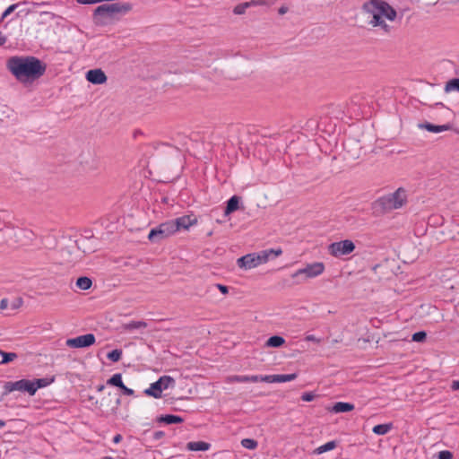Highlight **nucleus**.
Segmentation results:
<instances>
[{"label":"nucleus","instance_id":"1","mask_svg":"<svg viewBox=\"0 0 459 459\" xmlns=\"http://www.w3.org/2000/svg\"><path fill=\"white\" fill-rule=\"evenodd\" d=\"M7 69L21 82H33L44 75L47 65L36 56H12L7 60Z\"/></svg>","mask_w":459,"mask_h":459},{"label":"nucleus","instance_id":"2","mask_svg":"<svg viewBox=\"0 0 459 459\" xmlns=\"http://www.w3.org/2000/svg\"><path fill=\"white\" fill-rule=\"evenodd\" d=\"M363 11L368 14V24L378 27L383 32L389 34L393 27L385 22L384 18L394 22L397 16L396 11L385 1L369 0L363 4Z\"/></svg>","mask_w":459,"mask_h":459},{"label":"nucleus","instance_id":"3","mask_svg":"<svg viewBox=\"0 0 459 459\" xmlns=\"http://www.w3.org/2000/svg\"><path fill=\"white\" fill-rule=\"evenodd\" d=\"M407 203V191L399 187L394 193L383 195L372 203L375 214H384L393 210L400 209Z\"/></svg>","mask_w":459,"mask_h":459},{"label":"nucleus","instance_id":"4","mask_svg":"<svg viewBox=\"0 0 459 459\" xmlns=\"http://www.w3.org/2000/svg\"><path fill=\"white\" fill-rule=\"evenodd\" d=\"M176 233L174 223L172 221H167L159 224L157 227L152 228L148 235V239L152 243H159Z\"/></svg>","mask_w":459,"mask_h":459},{"label":"nucleus","instance_id":"5","mask_svg":"<svg viewBox=\"0 0 459 459\" xmlns=\"http://www.w3.org/2000/svg\"><path fill=\"white\" fill-rule=\"evenodd\" d=\"M131 9L132 5L129 3L104 4L94 10V16L107 17L114 13H126Z\"/></svg>","mask_w":459,"mask_h":459},{"label":"nucleus","instance_id":"6","mask_svg":"<svg viewBox=\"0 0 459 459\" xmlns=\"http://www.w3.org/2000/svg\"><path fill=\"white\" fill-rule=\"evenodd\" d=\"M354 250L355 244L350 239L333 242L328 246L329 254L334 257L350 255Z\"/></svg>","mask_w":459,"mask_h":459},{"label":"nucleus","instance_id":"7","mask_svg":"<svg viewBox=\"0 0 459 459\" xmlns=\"http://www.w3.org/2000/svg\"><path fill=\"white\" fill-rule=\"evenodd\" d=\"M13 391L27 392L30 395L32 396L33 391L31 380L21 379L14 382H5L4 385L3 396L7 395Z\"/></svg>","mask_w":459,"mask_h":459},{"label":"nucleus","instance_id":"8","mask_svg":"<svg viewBox=\"0 0 459 459\" xmlns=\"http://www.w3.org/2000/svg\"><path fill=\"white\" fill-rule=\"evenodd\" d=\"M325 271V264L322 262H315L313 264H308L306 267L299 269L296 273L292 274V278H295L299 275H305L306 278H314L320 274H322Z\"/></svg>","mask_w":459,"mask_h":459},{"label":"nucleus","instance_id":"9","mask_svg":"<svg viewBox=\"0 0 459 459\" xmlns=\"http://www.w3.org/2000/svg\"><path fill=\"white\" fill-rule=\"evenodd\" d=\"M96 342L93 333H87L66 340V345L70 348H87L93 345Z\"/></svg>","mask_w":459,"mask_h":459},{"label":"nucleus","instance_id":"10","mask_svg":"<svg viewBox=\"0 0 459 459\" xmlns=\"http://www.w3.org/2000/svg\"><path fill=\"white\" fill-rule=\"evenodd\" d=\"M257 253L247 254L239 257L237 261L240 268L252 269L261 264Z\"/></svg>","mask_w":459,"mask_h":459},{"label":"nucleus","instance_id":"11","mask_svg":"<svg viewBox=\"0 0 459 459\" xmlns=\"http://www.w3.org/2000/svg\"><path fill=\"white\" fill-rule=\"evenodd\" d=\"M86 79L93 84H102L108 78L101 69H92L86 73Z\"/></svg>","mask_w":459,"mask_h":459},{"label":"nucleus","instance_id":"12","mask_svg":"<svg viewBox=\"0 0 459 459\" xmlns=\"http://www.w3.org/2000/svg\"><path fill=\"white\" fill-rule=\"evenodd\" d=\"M171 221L174 223L176 233L181 229L187 230L190 226L196 223V219H192L188 215H184Z\"/></svg>","mask_w":459,"mask_h":459},{"label":"nucleus","instance_id":"13","mask_svg":"<svg viewBox=\"0 0 459 459\" xmlns=\"http://www.w3.org/2000/svg\"><path fill=\"white\" fill-rule=\"evenodd\" d=\"M419 127L421 129H426L427 131H429L430 133L437 134V133H441L444 131L451 130L452 125L446 124V125L437 126V125H433L429 122H425V123L419 124Z\"/></svg>","mask_w":459,"mask_h":459},{"label":"nucleus","instance_id":"14","mask_svg":"<svg viewBox=\"0 0 459 459\" xmlns=\"http://www.w3.org/2000/svg\"><path fill=\"white\" fill-rule=\"evenodd\" d=\"M281 254H282L281 248L265 249V250H262L261 252L257 253V255H259V258H260L259 260H260L261 264L268 262L272 256L276 257V256L281 255Z\"/></svg>","mask_w":459,"mask_h":459},{"label":"nucleus","instance_id":"15","mask_svg":"<svg viewBox=\"0 0 459 459\" xmlns=\"http://www.w3.org/2000/svg\"><path fill=\"white\" fill-rule=\"evenodd\" d=\"M156 421L158 423H164V424H178L184 422V419L178 415L174 414H165V415H160L156 418Z\"/></svg>","mask_w":459,"mask_h":459},{"label":"nucleus","instance_id":"16","mask_svg":"<svg viewBox=\"0 0 459 459\" xmlns=\"http://www.w3.org/2000/svg\"><path fill=\"white\" fill-rule=\"evenodd\" d=\"M240 197L238 195L231 196L228 201L224 210L225 215H230V213L236 212L239 208Z\"/></svg>","mask_w":459,"mask_h":459},{"label":"nucleus","instance_id":"17","mask_svg":"<svg viewBox=\"0 0 459 459\" xmlns=\"http://www.w3.org/2000/svg\"><path fill=\"white\" fill-rule=\"evenodd\" d=\"M298 377L297 373L270 375V383H284L295 380Z\"/></svg>","mask_w":459,"mask_h":459},{"label":"nucleus","instance_id":"18","mask_svg":"<svg viewBox=\"0 0 459 459\" xmlns=\"http://www.w3.org/2000/svg\"><path fill=\"white\" fill-rule=\"evenodd\" d=\"M211 444L204 441H191L186 444V449L189 451H207Z\"/></svg>","mask_w":459,"mask_h":459},{"label":"nucleus","instance_id":"19","mask_svg":"<svg viewBox=\"0 0 459 459\" xmlns=\"http://www.w3.org/2000/svg\"><path fill=\"white\" fill-rule=\"evenodd\" d=\"M55 380L54 377L51 378L44 377V378H37L31 381L32 383V391L33 395L36 394L37 390L39 388L46 387L53 383Z\"/></svg>","mask_w":459,"mask_h":459},{"label":"nucleus","instance_id":"20","mask_svg":"<svg viewBox=\"0 0 459 459\" xmlns=\"http://www.w3.org/2000/svg\"><path fill=\"white\" fill-rule=\"evenodd\" d=\"M354 410V404L351 403L337 402L332 408V411L334 413L349 412Z\"/></svg>","mask_w":459,"mask_h":459},{"label":"nucleus","instance_id":"21","mask_svg":"<svg viewBox=\"0 0 459 459\" xmlns=\"http://www.w3.org/2000/svg\"><path fill=\"white\" fill-rule=\"evenodd\" d=\"M156 382L162 391L175 385V379L172 377L166 375L160 377Z\"/></svg>","mask_w":459,"mask_h":459},{"label":"nucleus","instance_id":"22","mask_svg":"<svg viewBox=\"0 0 459 459\" xmlns=\"http://www.w3.org/2000/svg\"><path fill=\"white\" fill-rule=\"evenodd\" d=\"M144 394L153 398H160L162 390L160 389V386L157 384V382H154L151 384L149 388L144 390Z\"/></svg>","mask_w":459,"mask_h":459},{"label":"nucleus","instance_id":"23","mask_svg":"<svg viewBox=\"0 0 459 459\" xmlns=\"http://www.w3.org/2000/svg\"><path fill=\"white\" fill-rule=\"evenodd\" d=\"M122 327L126 331H133L135 329L146 328L147 323L144 321H131L127 324H124Z\"/></svg>","mask_w":459,"mask_h":459},{"label":"nucleus","instance_id":"24","mask_svg":"<svg viewBox=\"0 0 459 459\" xmlns=\"http://www.w3.org/2000/svg\"><path fill=\"white\" fill-rule=\"evenodd\" d=\"M284 343H285L284 338L281 336H279V335L271 336L266 341V346H268V347L278 348V347H281V345H283Z\"/></svg>","mask_w":459,"mask_h":459},{"label":"nucleus","instance_id":"25","mask_svg":"<svg viewBox=\"0 0 459 459\" xmlns=\"http://www.w3.org/2000/svg\"><path fill=\"white\" fill-rule=\"evenodd\" d=\"M392 427V423L378 424L374 426L372 431L377 435L382 436L387 434L391 430Z\"/></svg>","mask_w":459,"mask_h":459},{"label":"nucleus","instance_id":"26","mask_svg":"<svg viewBox=\"0 0 459 459\" xmlns=\"http://www.w3.org/2000/svg\"><path fill=\"white\" fill-rule=\"evenodd\" d=\"M91 285L92 281L86 276L79 277L76 281V286L82 290H89L91 287Z\"/></svg>","mask_w":459,"mask_h":459},{"label":"nucleus","instance_id":"27","mask_svg":"<svg viewBox=\"0 0 459 459\" xmlns=\"http://www.w3.org/2000/svg\"><path fill=\"white\" fill-rule=\"evenodd\" d=\"M337 446V442L334 440L329 441L315 450V454L320 455L334 449Z\"/></svg>","mask_w":459,"mask_h":459},{"label":"nucleus","instance_id":"28","mask_svg":"<svg viewBox=\"0 0 459 459\" xmlns=\"http://www.w3.org/2000/svg\"><path fill=\"white\" fill-rule=\"evenodd\" d=\"M122 375L120 373L114 374L107 380V385L116 387H120L123 385Z\"/></svg>","mask_w":459,"mask_h":459},{"label":"nucleus","instance_id":"29","mask_svg":"<svg viewBox=\"0 0 459 459\" xmlns=\"http://www.w3.org/2000/svg\"><path fill=\"white\" fill-rule=\"evenodd\" d=\"M227 383H246L249 382V376H241V375H232L229 376L226 378Z\"/></svg>","mask_w":459,"mask_h":459},{"label":"nucleus","instance_id":"30","mask_svg":"<svg viewBox=\"0 0 459 459\" xmlns=\"http://www.w3.org/2000/svg\"><path fill=\"white\" fill-rule=\"evenodd\" d=\"M241 445L247 449L254 450L257 447L258 443L253 438H244L241 440Z\"/></svg>","mask_w":459,"mask_h":459},{"label":"nucleus","instance_id":"31","mask_svg":"<svg viewBox=\"0 0 459 459\" xmlns=\"http://www.w3.org/2000/svg\"><path fill=\"white\" fill-rule=\"evenodd\" d=\"M122 350L116 349L107 354V358L112 362H117L122 357Z\"/></svg>","mask_w":459,"mask_h":459},{"label":"nucleus","instance_id":"32","mask_svg":"<svg viewBox=\"0 0 459 459\" xmlns=\"http://www.w3.org/2000/svg\"><path fill=\"white\" fill-rule=\"evenodd\" d=\"M445 89L446 91H459V78H454V79L448 81L446 84Z\"/></svg>","mask_w":459,"mask_h":459},{"label":"nucleus","instance_id":"33","mask_svg":"<svg viewBox=\"0 0 459 459\" xmlns=\"http://www.w3.org/2000/svg\"><path fill=\"white\" fill-rule=\"evenodd\" d=\"M0 353L3 357L2 363L4 364L9 363L18 357L15 352H5L0 351Z\"/></svg>","mask_w":459,"mask_h":459},{"label":"nucleus","instance_id":"34","mask_svg":"<svg viewBox=\"0 0 459 459\" xmlns=\"http://www.w3.org/2000/svg\"><path fill=\"white\" fill-rule=\"evenodd\" d=\"M249 382H253V383H257V382L270 383V375H265V376L253 375V376H249Z\"/></svg>","mask_w":459,"mask_h":459},{"label":"nucleus","instance_id":"35","mask_svg":"<svg viewBox=\"0 0 459 459\" xmlns=\"http://www.w3.org/2000/svg\"><path fill=\"white\" fill-rule=\"evenodd\" d=\"M427 333L424 331H419L412 334L411 340L416 342H422L426 340Z\"/></svg>","mask_w":459,"mask_h":459},{"label":"nucleus","instance_id":"36","mask_svg":"<svg viewBox=\"0 0 459 459\" xmlns=\"http://www.w3.org/2000/svg\"><path fill=\"white\" fill-rule=\"evenodd\" d=\"M249 6V3H242L234 7L235 14H243L246 12V9Z\"/></svg>","mask_w":459,"mask_h":459},{"label":"nucleus","instance_id":"37","mask_svg":"<svg viewBox=\"0 0 459 459\" xmlns=\"http://www.w3.org/2000/svg\"><path fill=\"white\" fill-rule=\"evenodd\" d=\"M18 5H19V4H11L10 6H8L4 10V12L3 13L2 17H1V21H3L8 15H10L18 7Z\"/></svg>","mask_w":459,"mask_h":459},{"label":"nucleus","instance_id":"38","mask_svg":"<svg viewBox=\"0 0 459 459\" xmlns=\"http://www.w3.org/2000/svg\"><path fill=\"white\" fill-rule=\"evenodd\" d=\"M438 459H453L452 452L448 450L440 451L437 455Z\"/></svg>","mask_w":459,"mask_h":459},{"label":"nucleus","instance_id":"39","mask_svg":"<svg viewBox=\"0 0 459 459\" xmlns=\"http://www.w3.org/2000/svg\"><path fill=\"white\" fill-rule=\"evenodd\" d=\"M316 394L312 392L303 393L301 395V400L304 402H311L315 399Z\"/></svg>","mask_w":459,"mask_h":459},{"label":"nucleus","instance_id":"40","mask_svg":"<svg viewBox=\"0 0 459 459\" xmlns=\"http://www.w3.org/2000/svg\"><path fill=\"white\" fill-rule=\"evenodd\" d=\"M119 389L121 390V393L125 395H134V391L127 386H126L124 384L119 387Z\"/></svg>","mask_w":459,"mask_h":459},{"label":"nucleus","instance_id":"41","mask_svg":"<svg viewBox=\"0 0 459 459\" xmlns=\"http://www.w3.org/2000/svg\"><path fill=\"white\" fill-rule=\"evenodd\" d=\"M305 340L307 342H316V343H320L321 342V339L316 337L314 334H307V335H306Z\"/></svg>","mask_w":459,"mask_h":459},{"label":"nucleus","instance_id":"42","mask_svg":"<svg viewBox=\"0 0 459 459\" xmlns=\"http://www.w3.org/2000/svg\"><path fill=\"white\" fill-rule=\"evenodd\" d=\"M217 287V289L224 295L228 294L229 293V288L228 286L226 285H223V284H221V283H217L215 285Z\"/></svg>","mask_w":459,"mask_h":459},{"label":"nucleus","instance_id":"43","mask_svg":"<svg viewBox=\"0 0 459 459\" xmlns=\"http://www.w3.org/2000/svg\"><path fill=\"white\" fill-rule=\"evenodd\" d=\"M164 437H165V432L162 430H158L153 433V439H155V440H160Z\"/></svg>","mask_w":459,"mask_h":459},{"label":"nucleus","instance_id":"44","mask_svg":"<svg viewBox=\"0 0 459 459\" xmlns=\"http://www.w3.org/2000/svg\"><path fill=\"white\" fill-rule=\"evenodd\" d=\"M77 3L81 4H97V3H100L101 0H76Z\"/></svg>","mask_w":459,"mask_h":459},{"label":"nucleus","instance_id":"45","mask_svg":"<svg viewBox=\"0 0 459 459\" xmlns=\"http://www.w3.org/2000/svg\"><path fill=\"white\" fill-rule=\"evenodd\" d=\"M9 300L7 299H3L0 301V310H4L8 307Z\"/></svg>","mask_w":459,"mask_h":459},{"label":"nucleus","instance_id":"46","mask_svg":"<svg viewBox=\"0 0 459 459\" xmlns=\"http://www.w3.org/2000/svg\"><path fill=\"white\" fill-rule=\"evenodd\" d=\"M22 304V299L21 298L17 299L12 305L13 309H16L20 307Z\"/></svg>","mask_w":459,"mask_h":459},{"label":"nucleus","instance_id":"47","mask_svg":"<svg viewBox=\"0 0 459 459\" xmlns=\"http://www.w3.org/2000/svg\"><path fill=\"white\" fill-rule=\"evenodd\" d=\"M451 389L456 391L459 389V380H454L451 385Z\"/></svg>","mask_w":459,"mask_h":459},{"label":"nucleus","instance_id":"48","mask_svg":"<svg viewBox=\"0 0 459 459\" xmlns=\"http://www.w3.org/2000/svg\"><path fill=\"white\" fill-rule=\"evenodd\" d=\"M122 438L123 437H122V436L120 434H117V435L114 436L112 441H113L114 444H118L122 440Z\"/></svg>","mask_w":459,"mask_h":459},{"label":"nucleus","instance_id":"49","mask_svg":"<svg viewBox=\"0 0 459 459\" xmlns=\"http://www.w3.org/2000/svg\"><path fill=\"white\" fill-rule=\"evenodd\" d=\"M6 41L7 38L0 32V46L4 45Z\"/></svg>","mask_w":459,"mask_h":459},{"label":"nucleus","instance_id":"50","mask_svg":"<svg viewBox=\"0 0 459 459\" xmlns=\"http://www.w3.org/2000/svg\"><path fill=\"white\" fill-rule=\"evenodd\" d=\"M278 12H279L280 14H285L288 12V7L287 6H281L279 8Z\"/></svg>","mask_w":459,"mask_h":459},{"label":"nucleus","instance_id":"51","mask_svg":"<svg viewBox=\"0 0 459 459\" xmlns=\"http://www.w3.org/2000/svg\"><path fill=\"white\" fill-rule=\"evenodd\" d=\"M120 404H121V400H120V398H117V399L116 400V407H115L114 409H112V411H113L114 412H116V411H117V410L118 409V407H119V405H120Z\"/></svg>","mask_w":459,"mask_h":459},{"label":"nucleus","instance_id":"52","mask_svg":"<svg viewBox=\"0 0 459 459\" xmlns=\"http://www.w3.org/2000/svg\"><path fill=\"white\" fill-rule=\"evenodd\" d=\"M104 388H105L104 385H99L96 386V390L98 392H102L104 390Z\"/></svg>","mask_w":459,"mask_h":459},{"label":"nucleus","instance_id":"53","mask_svg":"<svg viewBox=\"0 0 459 459\" xmlns=\"http://www.w3.org/2000/svg\"><path fill=\"white\" fill-rule=\"evenodd\" d=\"M5 426V421L3 420H0V429Z\"/></svg>","mask_w":459,"mask_h":459},{"label":"nucleus","instance_id":"54","mask_svg":"<svg viewBox=\"0 0 459 459\" xmlns=\"http://www.w3.org/2000/svg\"><path fill=\"white\" fill-rule=\"evenodd\" d=\"M89 400H90V401L93 400V397H92V396H90V397H89Z\"/></svg>","mask_w":459,"mask_h":459}]
</instances>
